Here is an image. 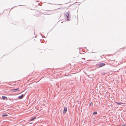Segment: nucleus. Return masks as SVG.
<instances>
[{
	"instance_id": "obj_1",
	"label": "nucleus",
	"mask_w": 126,
	"mask_h": 126,
	"mask_svg": "<svg viewBox=\"0 0 126 126\" xmlns=\"http://www.w3.org/2000/svg\"><path fill=\"white\" fill-rule=\"evenodd\" d=\"M69 13L68 12L66 13L65 14V16L67 19H66L67 21L68 20L69 17Z\"/></svg>"
},
{
	"instance_id": "obj_2",
	"label": "nucleus",
	"mask_w": 126,
	"mask_h": 126,
	"mask_svg": "<svg viewBox=\"0 0 126 126\" xmlns=\"http://www.w3.org/2000/svg\"><path fill=\"white\" fill-rule=\"evenodd\" d=\"M67 110V107H64V110L63 112V113L65 114L66 113Z\"/></svg>"
},
{
	"instance_id": "obj_3",
	"label": "nucleus",
	"mask_w": 126,
	"mask_h": 126,
	"mask_svg": "<svg viewBox=\"0 0 126 126\" xmlns=\"http://www.w3.org/2000/svg\"><path fill=\"white\" fill-rule=\"evenodd\" d=\"M17 91H19V90L18 88H17L16 89H14L12 90V91L13 92H16Z\"/></svg>"
},
{
	"instance_id": "obj_4",
	"label": "nucleus",
	"mask_w": 126,
	"mask_h": 126,
	"mask_svg": "<svg viewBox=\"0 0 126 126\" xmlns=\"http://www.w3.org/2000/svg\"><path fill=\"white\" fill-rule=\"evenodd\" d=\"M105 65V64L104 63H101L99 64V67H101L103 66H104Z\"/></svg>"
},
{
	"instance_id": "obj_5",
	"label": "nucleus",
	"mask_w": 126,
	"mask_h": 126,
	"mask_svg": "<svg viewBox=\"0 0 126 126\" xmlns=\"http://www.w3.org/2000/svg\"><path fill=\"white\" fill-rule=\"evenodd\" d=\"M24 96V95L23 94H22L21 95L18 97V98L19 99H22Z\"/></svg>"
},
{
	"instance_id": "obj_6",
	"label": "nucleus",
	"mask_w": 126,
	"mask_h": 126,
	"mask_svg": "<svg viewBox=\"0 0 126 126\" xmlns=\"http://www.w3.org/2000/svg\"><path fill=\"white\" fill-rule=\"evenodd\" d=\"M8 115L7 113H4L2 115V116H7Z\"/></svg>"
},
{
	"instance_id": "obj_7",
	"label": "nucleus",
	"mask_w": 126,
	"mask_h": 126,
	"mask_svg": "<svg viewBox=\"0 0 126 126\" xmlns=\"http://www.w3.org/2000/svg\"><path fill=\"white\" fill-rule=\"evenodd\" d=\"M2 99H3V100H5V99H7V97H6V96H2Z\"/></svg>"
},
{
	"instance_id": "obj_8",
	"label": "nucleus",
	"mask_w": 126,
	"mask_h": 126,
	"mask_svg": "<svg viewBox=\"0 0 126 126\" xmlns=\"http://www.w3.org/2000/svg\"><path fill=\"white\" fill-rule=\"evenodd\" d=\"M115 103L117 104L118 105H121L122 104H125V103H122L121 102L120 103H118V102H115Z\"/></svg>"
},
{
	"instance_id": "obj_9",
	"label": "nucleus",
	"mask_w": 126,
	"mask_h": 126,
	"mask_svg": "<svg viewBox=\"0 0 126 126\" xmlns=\"http://www.w3.org/2000/svg\"><path fill=\"white\" fill-rule=\"evenodd\" d=\"M36 118V117H34L33 118H32L30 120V121H32L33 120L35 119Z\"/></svg>"
},
{
	"instance_id": "obj_10",
	"label": "nucleus",
	"mask_w": 126,
	"mask_h": 126,
	"mask_svg": "<svg viewBox=\"0 0 126 126\" xmlns=\"http://www.w3.org/2000/svg\"><path fill=\"white\" fill-rule=\"evenodd\" d=\"M97 113V112H94L93 113V114H96Z\"/></svg>"
},
{
	"instance_id": "obj_11",
	"label": "nucleus",
	"mask_w": 126,
	"mask_h": 126,
	"mask_svg": "<svg viewBox=\"0 0 126 126\" xmlns=\"http://www.w3.org/2000/svg\"><path fill=\"white\" fill-rule=\"evenodd\" d=\"M93 105V104L92 103V102H91L90 104V106H92Z\"/></svg>"
},
{
	"instance_id": "obj_12",
	"label": "nucleus",
	"mask_w": 126,
	"mask_h": 126,
	"mask_svg": "<svg viewBox=\"0 0 126 126\" xmlns=\"http://www.w3.org/2000/svg\"><path fill=\"white\" fill-rule=\"evenodd\" d=\"M122 126H126V125H123Z\"/></svg>"
},
{
	"instance_id": "obj_13",
	"label": "nucleus",
	"mask_w": 126,
	"mask_h": 126,
	"mask_svg": "<svg viewBox=\"0 0 126 126\" xmlns=\"http://www.w3.org/2000/svg\"><path fill=\"white\" fill-rule=\"evenodd\" d=\"M105 74V73H104V74H103V75H104V74Z\"/></svg>"
}]
</instances>
